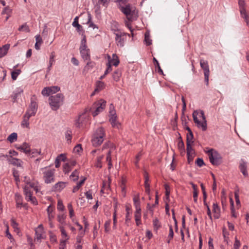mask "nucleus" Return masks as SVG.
Here are the masks:
<instances>
[{"instance_id":"c85d7f7f","label":"nucleus","mask_w":249,"mask_h":249,"mask_svg":"<svg viewBox=\"0 0 249 249\" xmlns=\"http://www.w3.org/2000/svg\"><path fill=\"white\" fill-rule=\"evenodd\" d=\"M192 143H186L187 156H192V155H193L194 154V150L191 146Z\"/></svg>"},{"instance_id":"3c124183","label":"nucleus","mask_w":249,"mask_h":249,"mask_svg":"<svg viewBox=\"0 0 249 249\" xmlns=\"http://www.w3.org/2000/svg\"><path fill=\"white\" fill-rule=\"evenodd\" d=\"M72 25L73 27L76 28L77 31L79 32L80 34L81 33V32L83 31L82 27L78 23V22L72 23Z\"/></svg>"},{"instance_id":"39448f33","label":"nucleus","mask_w":249,"mask_h":249,"mask_svg":"<svg viewBox=\"0 0 249 249\" xmlns=\"http://www.w3.org/2000/svg\"><path fill=\"white\" fill-rule=\"evenodd\" d=\"M106 105V102L102 99L95 102L90 109L92 115L95 117L102 112L105 108Z\"/></svg>"},{"instance_id":"58836bf2","label":"nucleus","mask_w":249,"mask_h":249,"mask_svg":"<svg viewBox=\"0 0 249 249\" xmlns=\"http://www.w3.org/2000/svg\"><path fill=\"white\" fill-rule=\"evenodd\" d=\"M104 158V156H100L97 158V160L95 163V166L96 167L101 168L102 167V160Z\"/></svg>"},{"instance_id":"2f4dec72","label":"nucleus","mask_w":249,"mask_h":249,"mask_svg":"<svg viewBox=\"0 0 249 249\" xmlns=\"http://www.w3.org/2000/svg\"><path fill=\"white\" fill-rule=\"evenodd\" d=\"M86 179V178H84L82 180H81L80 181L77 183V185L75 186H74L73 188V193L77 192L80 189V187L84 184Z\"/></svg>"},{"instance_id":"72a5a7b5","label":"nucleus","mask_w":249,"mask_h":249,"mask_svg":"<svg viewBox=\"0 0 249 249\" xmlns=\"http://www.w3.org/2000/svg\"><path fill=\"white\" fill-rule=\"evenodd\" d=\"M110 0H98V1L97 3L96 6L98 8V9H100V4H102L103 6L105 7H107Z\"/></svg>"},{"instance_id":"6e6d98bb","label":"nucleus","mask_w":249,"mask_h":249,"mask_svg":"<svg viewBox=\"0 0 249 249\" xmlns=\"http://www.w3.org/2000/svg\"><path fill=\"white\" fill-rule=\"evenodd\" d=\"M133 201L135 206L140 205V201L139 195L135 196L133 198Z\"/></svg>"},{"instance_id":"6e6552de","label":"nucleus","mask_w":249,"mask_h":249,"mask_svg":"<svg viewBox=\"0 0 249 249\" xmlns=\"http://www.w3.org/2000/svg\"><path fill=\"white\" fill-rule=\"evenodd\" d=\"M36 100V97L35 95H34L31 98V104L29 106V108L26 112V113L32 116H34L35 115L38 106Z\"/></svg>"},{"instance_id":"052dcab7","label":"nucleus","mask_w":249,"mask_h":249,"mask_svg":"<svg viewBox=\"0 0 249 249\" xmlns=\"http://www.w3.org/2000/svg\"><path fill=\"white\" fill-rule=\"evenodd\" d=\"M144 179H145V181H144L145 187H147V185H148V187H150V184L148 183V182H149V177H148V174L146 172H145V173L144 174Z\"/></svg>"},{"instance_id":"c756f323","label":"nucleus","mask_w":249,"mask_h":249,"mask_svg":"<svg viewBox=\"0 0 249 249\" xmlns=\"http://www.w3.org/2000/svg\"><path fill=\"white\" fill-rule=\"evenodd\" d=\"M57 220L61 224L60 225L63 226L66 224V215L64 213L59 214L57 215Z\"/></svg>"},{"instance_id":"09e8293b","label":"nucleus","mask_w":249,"mask_h":249,"mask_svg":"<svg viewBox=\"0 0 249 249\" xmlns=\"http://www.w3.org/2000/svg\"><path fill=\"white\" fill-rule=\"evenodd\" d=\"M50 89L49 87L44 88L42 90V94L43 96H49L51 94Z\"/></svg>"},{"instance_id":"f03ea898","label":"nucleus","mask_w":249,"mask_h":249,"mask_svg":"<svg viewBox=\"0 0 249 249\" xmlns=\"http://www.w3.org/2000/svg\"><path fill=\"white\" fill-rule=\"evenodd\" d=\"M106 137L105 130L102 127H100L96 129L94 133L91 142L92 145L94 147L100 146L103 142Z\"/></svg>"},{"instance_id":"8fccbe9b","label":"nucleus","mask_w":249,"mask_h":249,"mask_svg":"<svg viewBox=\"0 0 249 249\" xmlns=\"http://www.w3.org/2000/svg\"><path fill=\"white\" fill-rule=\"evenodd\" d=\"M51 94H53L60 90V88L58 86H53L49 87Z\"/></svg>"},{"instance_id":"aec40b11","label":"nucleus","mask_w":249,"mask_h":249,"mask_svg":"<svg viewBox=\"0 0 249 249\" xmlns=\"http://www.w3.org/2000/svg\"><path fill=\"white\" fill-rule=\"evenodd\" d=\"M109 60L108 62H110L111 65H112L115 67L117 66L119 64V60L117 55L116 54H113L112 58L110 59V57L108 56Z\"/></svg>"},{"instance_id":"603ef678","label":"nucleus","mask_w":249,"mask_h":249,"mask_svg":"<svg viewBox=\"0 0 249 249\" xmlns=\"http://www.w3.org/2000/svg\"><path fill=\"white\" fill-rule=\"evenodd\" d=\"M13 174L15 178V179L17 182V184H18V182H19L18 172L16 170H14Z\"/></svg>"},{"instance_id":"473e14b6","label":"nucleus","mask_w":249,"mask_h":249,"mask_svg":"<svg viewBox=\"0 0 249 249\" xmlns=\"http://www.w3.org/2000/svg\"><path fill=\"white\" fill-rule=\"evenodd\" d=\"M37 184V182H30V183H29L28 185H26V186H28V187H29L30 190V188H32L34 189L36 193H37L38 192Z\"/></svg>"},{"instance_id":"69168bd1","label":"nucleus","mask_w":249,"mask_h":249,"mask_svg":"<svg viewBox=\"0 0 249 249\" xmlns=\"http://www.w3.org/2000/svg\"><path fill=\"white\" fill-rule=\"evenodd\" d=\"M73 150L76 153H80V152H81L82 151L81 144H77L76 146L74 147Z\"/></svg>"},{"instance_id":"9d476101","label":"nucleus","mask_w":249,"mask_h":249,"mask_svg":"<svg viewBox=\"0 0 249 249\" xmlns=\"http://www.w3.org/2000/svg\"><path fill=\"white\" fill-rule=\"evenodd\" d=\"M24 193L25 195V198L28 201H31L35 205H37V201L35 197H33L32 195L31 190H29V187L25 186L24 187Z\"/></svg>"},{"instance_id":"f3484780","label":"nucleus","mask_w":249,"mask_h":249,"mask_svg":"<svg viewBox=\"0 0 249 249\" xmlns=\"http://www.w3.org/2000/svg\"><path fill=\"white\" fill-rule=\"evenodd\" d=\"M16 148L20 150H22L25 154L30 153L31 150L28 143L24 142L22 145L16 146Z\"/></svg>"},{"instance_id":"20e7f679","label":"nucleus","mask_w":249,"mask_h":249,"mask_svg":"<svg viewBox=\"0 0 249 249\" xmlns=\"http://www.w3.org/2000/svg\"><path fill=\"white\" fill-rule=\"evenodd\" d=\"M198 115V112L197 111L195 110L194 111L193 113L194 121L196 124L198 128H201L203 131H205L207 129V121L203 111L201 110L200 114L199 115V118H202V121H200L198 119L197 117Z\"/></svg>"},{"instance_id":"393cba45","label":"nucleus","mask_w":249,"mask_h":249,"mask_svg":"<svg viewBox=\"0 0 249 249\" xmlns=\"http://www.w3.org/2000/svg\"><path fill=\"white\" fill-rule=\"evenodd\" d=\"M121 75V71L119 69H117L113 72L112 74V77L115 81H118L120 80Z\"/></svg>"},{"instance_id":"dca6fc26","label":"nucleus","mask_w":249,"mask_h":249,"mask_svg":"<svg viewBox=\"0 0 249 249\" xmlns=\"http://www.w3.org/2000/svg\"><path fill=\"white\" fill-rule=\"evenodd\" d=\"M213 212L214 213L213 216L215 218L218 219L220 216V209L217 203H214L213 205Z\"/></svg>"},{"instance_id":"13d9d810","label":"nucleus","mask_w":249,"mask_h":249,"mask_svg":"<svg viewBox=\"0 0 249 249\" xmlns=\"http://www.w3.org/2000/svg\"><path fill=\"white\" fill-rule=\"evenodd\" d=\"M142 154L141 152H140L135 158V161H134V163L137 167H139V161L140 160L141 157L142 156Z\"/></svg>"},{"instance_id":"5fc2aeb1","label":"nucleus","mask_w":249,"mask_h":249,"mask_svg":"<svg viewBox=\"0 0 249 249\" xmlns=\"http://www.w3.org/2000/svg\"><path fill=\"white\" fill-rule=\"evenodd\" d=\"M22 30H23L24 31H25L27 33H29L30 31L29 27L26 24L21 25L18 28V30L20 31Z\"/></svg>"},{"instance_id":"0e129e2a","label":"nucleus","mask_w":249,"mask_h":249,"mask_svg":"<svg viewBox=\"0 0 249 249\" xmlns=\"http://www.w3.org/2000/svg\"><path fill=\"white\" fill-rule=\"evenodd\" d=\"M111 221L107 220L105 223V231L106 232H107L109 231V227L110 225Z\"/></svg>"},{"instance_id":"79ce46f5","label":"nucleus","mask_w":249,"mask_h":249,"mask_svg":"<svg viewBox=\"0 0 249 249\" xmlns=\"http://www.w3.org/2000/svg\"><path fill=\"white\" fill-rule=\"evenodd\" d=\"M178 147V149L180 150L181 154L185 152L184 144L182 140L179 141Z\"/></svg>"},{"instance_id":"e433bc0d","label":"nucleus","mask_w":249,"mask_h":249,"mask_svg":"<svg viewBox=\"0 0 249 249\" xmlns=\"http://www.w3.org/2000/svg\"><path fill=\"white\" fill-rule=\"evenodd\" d=\"M144 36V41L146 43V44L147 46H149L152 44V40L150 38V34L149 32H146L145 33Z\"/></svg>"},{"instance_id":"7c9ffc66","label":"nucleus","mask_w":249,"mask_h":249,"mask_svg":"<svg viewBox=\"0 0 249 249\" xmlns=\"http://www.w3.org/2000/svg\"><path fill=\"white\" fill-rule=\"evenodd\" d=\"M18 136L16 133H12L7 138V140L10 142L13 143V142L17 140Z\"/></svg>"},{"instance_id":"c9c22d12","label":"nucleus","mask_w":249,"mask_h":249,"mask_svg":"<svg viewBox=\"0 0 249 249\" xmlns=\"http://www.w3.org/2000/svg\"><path fill=\"white\" fill-rule=\"evenodd\" d=\"M70 178H72L74 181L77 180L79 178V172L78 170H75L70 176Z\"/></svg>"},{"instance_id":"bb28decb","label":"nucleus","mask_w":249,"mask_h":249,"mask_svg":"<svg viewBox=\"0 0 249 249\" xmlns=\"http://www.w3.org/2000/svg\"><path fill=\"white\" fill-rule=\"evenodd\" d=\"M82 57L84 60H90L89 50H85V51L80 52Z\"/></svg>"},{"instance_id":"de8ad7c7","label":"nucleus","mask_w":249,"mask_h":249,"mask_svg":"<svg viewBox=\"0 0 249 249\" xmlns=\"http://www.w3.org/2000/svg\"><path fill=\"white\" fill-rule=\"evenodd\" d=\"M54 57H55V53L54 52H53L51 53L50 57V61H49L50 65L48 67L49 69H50V68L52 67L53 62L54 61Z\"/></svg>"},{"instance_id":"9b49d317","label":"nucleus","mask_w":249,"mask_h":249,"mask_svg":"<svg viewBox=\"0 0 249 249\" xmlns=\"http://www.w3.org/2000/svg\"><path fill=\"white\" fill-rule=\"evenodd\" d=\"M247 168V162L244 159H241L239 161V168L245 177H247L248 176Z\"/></svg>"},{"instance_id":"680f3d73","label":"nucleus","mask_w":249,"mask_h":249,"mask_svg":"<svg viewBox=\"0 0 249 249\" xmlns=\"http://www.w3.org/2000/svg\"><path fill=\"white\" fill-rule=\"evenodd\" d=\"M41 152L40 151H38L37 150H34L31 152H30V155L31 156V157H36L37 155H39L40 154Z\"/></svg>"},{"instance_id":"774afa93","label":"nucleus","mask_w":249,"mask_h":249,"mask_svg":"<svg viewBox=\"0 0 249 249\" xmlns=\"http://www.w3.org/2000/svg\"><path fill=\"white\" fill-rule=\"evenodd\" d=\"M196 163L199 167H201L204 164V162L203 161V160L202 159H201V158L197 159L196 160Z\"/></svg>"},{"instance_id":"412c9836","label":"nucleus","mask_w":249,"mask_h":249,"mask_svg":"<svg viewBox=\"0 0 249 249\" xmlns=\"http://www.w3.org/2000/svg\"><path fill=\"white\" fill-rule=\"evenodd\" d=\"M10 45L8 44L0 47V58L2 57L7 54Z\"/></svg>"},{"instance_id":"f257e3e1","label":"nucleus","mask_w":249,"mask_h":249,"mask_svg":"<svg viewBox=\"0 0 249 249\" xmlns=\"http://www.w3.org/2000/svg\"><path fill=\"white\" fill-rule=\"evenodd\" d=\"M120 10L126 16L129 20L136 19L138 17V11L135 7L131 6L129 4L120 7Z\"/></svg>"},{"instance_id":"7ed1b4c3","label":"nucleus","mask_w":249,"mask_h":249,"mask_svg":"<svg viewBox=\"0 0 249 249\" xmlns=\"http://www.w3.org/2000/svg\"><path fill=\"white\" fill-rule=\"evenodd\" d=\"M64 98V96L62 93H58L55 95L51 96L49 100L51 108L53 110H57L63 105Z\"/></svg>"},{"instance_id":"f704fd0d","label":"nucleus","mask_w":249,"mask_h":249,"mask_svg":"<svg viewBox=\"0 0 249 249\" xmlns=\"http://www.w3.org/2000/svg\"><path fill=\"white\" fill-rule=\"evenodd\" d=\"M107 148H109V150L111 149V151H112V150L114 149L113 143L110 142H106L103 146L102 150H104Z\"/></svg>"},{"instance_id":"e2e57ef3","label":"nucleus","mask_w":249,"mask_h":249,"mask_svg":"<svg viewBox=\"0 0 249 249\" xmlns=\"http://www.w3.org/2000/svg\"><path fill=\"white\" fill-rule=\"evenodd\" d=\"M164 187L165 189V195L167 199H168L169 198L170 195V187L168 184H165Z\"/></svg>"},{"instance_id":"c03bdc74","label":"nucleus","mask_w":249,"mask_h":249,"mask_svg":"<svg viewBox=\"0 0 249 249\" xmlns=\"http://www.w3.org/2000/svg\"><path fill=\"white\" fill-rule=\"evenodd\" d=\"M125 210L126 211V216H125V222L128 223L130 220V213H129V211L130 210V208L128 206L126 205L125 206Z\"/></svg>"},{"instance_id":"ea45409f","label":"nucleus","mask_w":249,"mask_h":249,"mask_svg":"<svg viewBox=\"0 0 249 249\" xmlns=\"http://www.w3.org/2000/svg\"><path fill=\"white\" fill-rule=\"evenodd\" d=\"M59 228L60 230L62 235L63 236V237L64 238H65V239L64 240H66V241L67 240H68L69 239V237L68 236V235H67V234L66 233V231L64 229V228L63 226L59 225Z\"/></svg>"},{"instance_id":"4c0bfd02","label":"nucleus","mask_w":249,"mask_h":249,"mask_svg":"<svg viewBox=\"0 0 249 249\" xmlns=\"http://www.w3.org/2000/svg\"><path fill=\"white\" fill-rule=\"evenodd\" d=\"M194 135L192 131L188 133L186 137V143H194Z\"/></svg>"},{"instance_id":"0eeeda50","label":"nucleus","mask_w":249,"mask_h":249,"mask_svg":"<svg viewBox=\"0 0 249 249\" xmlns=\"http://www.w3.org/2000/svg\"><path fill=\"white\" fill-rule=\"evenodd\" d=\"M111 30L114 31V34L115 35V40L117 45L120 47H123L124 45V36L127 35L126 33L122 32L119 30H116L111 27Z\"/></svg>"},{"instance_id":"2eb2a0df","label":"nucleus","mask_w":249,"mask_h":249,"mask_svg":"<svg viewBox=\"0 0 249 249\" xmlns=\"http://www.w3.org/2000/svg\"><path fill=\"white\" fill-rule=\"evenodd\" d=\"M32 116L25 113L23 117V120L21 122V125L23 128H29V119Z\"/></svg>"},{"instance_id":"b1692460","label":"nucleus","mask_w":249,"mask_h":249,"mask_svg":"<svg viewBox=\"0 0 249 249\" xmlns=\"http://www.w3.org/2000/svg\"><path fill=\"white\" fill-rule=\"evenodd\" d=\"M66 182L60 181L58 182L54 186V190L56 191H61L66 186Z\"/></svg>"},{"instance_id":"1a4fd4ad","label":"nucleus","mask_w":249,"mask_h":249,"mask_svg":"<svg viewBox=\"0 0 249 249\" xmlns=\"http://www.w3.org/2000/svg\"><path fill=\"white\" fill-rule=\"evenodd\" d=\"M43 178L46 183H50L54 181V170L49 169L43 173Z\"/></svg>"},{"instance_id":"bf43d9fd","label":"nucleus","mask_w":249,"mask_h":249,"mask_svg":"<svg viewBox=\"0 0 249 249\" xmlns=\"http://www.w3.org/2000/svg\"><path fill=\"white\" fill-rule=\"evenodd\" d=\"M57 208L59 211H63L64 209V207L63 204V202L62 200H59L57 202Z\"/></svg>"},{"instance_id":"49530a36","label":"nucleus","mask_w":249,"mask_h":249,"mask_svg":"<svg viewBox=\"0 0 249 249\" xmlns=\"http://www.w3.org/2000/svg\"><path fill=\"white\" fill-rule=\"evenodd\" d=\"M63 172L65 173H68L71 170V167L69 163H66L63 165Z\"/></svg>"},{"instance_id":"338daca9","label":"nucleus","mask_w":249,"mask_h":249,"mask_svg":"<svg viewBox=\"0 0 249 249\" xmlns=\"http://www.w3.org/2000/svg\"><path fill=\"white\" fill-rule=\"evenodd\" d=\"M65 137L67 141H70L71 139V131L70 130H68L65 134Z\"/></svg>"},{"instance_id":"f8f14e48","label":"nucleus","mask_w":249,"mask_h":249,"mask_svg":"<svg viewBox=\"0 0 249 249\" xmlns=\"http://www.w3.org/2000/svg\"><path fill=\"white\" fill-rule=\"evenodd\" d=\"M110 114L109 122L113 127L119 128L120 124L117 122V116L116 115L115 110L114 109L111 110L109 112Z\"/></svg>"},{"instance_id":"a211bd4d","label":"nucleus","mask_w":249,"mask_h":249,"mask_svg":"<svg viewBox=\"0 0 249 249\" xmlns=\"http://www.w3.org/2000/svg\"><path fill=\"white\" fill-rule=\"evenodd\" d=\"M105 88V84L104 82L101 81H98L96 83V88L94 89L91 96H93L96 92L100 91V90L104 89Z\"/></svg>"},{"instance_id":"6ab92c4d","label":"nucleus","mask_w":249,"mask_h":249,"mask_svg":"<svg viewBox=\"0 0 249 249\" xmlns=\"http://www.w3.org/2000/svg\"><path fill=\"white\" fill-rule=\"evenodd\" d=\"M200 66L204 71V73H210L209 67L208 62L204 60H201L200 61Z\"/></svg>"},{"instance_id":"a878e982","label":"nucleus","mask_w":249,"mask_h":249,"mask_svg":"<svg viewBox=\"0 0 249 249\" xmlns=\"http://www.w3.org/2000/svg\"><path fill=\"white\" fill-rule=\"evenodd\" d=\"M36 42L35 45V48L38 50L40 49V46L42 43V40L40 35L36 36Z\"/></svg>"},{"instance_id":"5701e85b","label":"nucleus","mask_w":249,"mask_h":249,"mask_svg":"<svg viewBox=\"0 0 249 249\" xmlns=\"http://www.w3.org/2000/svg\"><path fill=\"white\" fill-rule=\"evenodd\" d=\"M9 162L18 167H20L21 166L22 161L18 159L12 158L11 159L8 160Z\"/></svg>"},{"instance_id":"423d86ee","label":"nucleus","mask_w":249,"mask_h":249,"mask_svg":"<svg viewBox=\"0 0 249 249\" xmlns=\"http://www.w3.org/2000/svg\"><path fill=\"white\" fill-rule=\"evenodd\" d=\"M211 163L213 165H218L222 162V158L220 154L216 151L211 149L207 152Z\"/></svg>"},{"instance_id":"cd10ccee","label":"nucleus","mask_w":249,"mask_h":249,"mask_svg":"<svg viewBox=\"0 0 249 249\" xmlns=\"http://www.w3.org/2000/svg\"><path fill=\"white\" fill-rule=\"evenodd\" d=\"M238 4L240 8V14H243L246 11V3L245 0H239Z\"/></svg>"},{"instance_id":"4be33fe9","label":"nucleus","mask_w":249,"mask_h":249,"mask_svg":"<svg viewBox=\"0 0 249 249\" xmlns=\"http://www.w3.org/2000/svg\"><path fill=\"white\" fill-rule=\"evenodd\" d=\"M62 161H65L66 159V155L65 154H60L59 155H58L55 160V166L56 168H58L60 167V158H62Z\"/></svg>"},{"instance_id":"ddd939ff","label":"nucleus","mask_w":249,"mask_h":249,"mask_svg":"<svg viewBox=\"0 0 249 249\" xmlns=\"http://www.w3.org/2000/svg\"><path fill=\"white\" fill-rule=\"evenodd\" d=\"M35 231L36 237L35 238V241L40 242L41 239L42 238V234L44 232L42 225H39L36 229Z\"/></svg>"},{"instance_id":"a19ab883","label":"nucleus","mask_w":249,"mask_h":249,"mask_svg":"<svg viewBox=\"0 0 249 249\" xmlns=\"http://www.w3.org/2000/svg\"><path fill=\"white\" fill-rule=\"evenodd\" d=\"M11 226L14 229L15 231L18 233L19 231V229L18 228V224L16 222V220L12 218L11 220Z\"/></svg>"},{"instance_id":"864d4df0","label":"nucleus","mask_w":249,"mask_h":249,"mask_svg":"<svg viewBox=\"0 0 249 249\" xmlns=\"http://www.w3.org/2000/svg\"><path fill=\"white\" fill-rule=\"evenodd\" d=\"M153 61L154 62V64L155 65V67H157L158 68V72L163 74V71L160 66V64L158 62V61L157 60V59L155 58H153Z\"/></svg>"},{"instance_id":"37998d69","label":"nucleus","mask_w":249,"mask_h":249,"mask_svg":"<svg viewBox=\"0 0 249 249\" xmlns=\"http://www.w3.org/2000/svg\"><path fill=\"white\" fill-rule=\"evenodd\" d=\"M153 222L154 230L157 231L161 227V224L157 218H155Z\"/></svg>"},{"instance_id":"4468645a","label":"nucleus","mask_w":249,"mask_h":249,"mask_svg":"<svg viewBox=\"0 0 249 249\" xmlns=\"http://www.w3.org/2000/svg\"><path fill=\"white\" fill-rule=\"evenodd\" d=\"M95 66V63L94 62L89 60L83 69V73L86 75L90 70L92 69Z\"/></svg>"},{"instance_id":"a18cd8bd","label":"nucleus","mask_w":249,"mask_h":249,"mask_svg":"<svg viewBox=\"0 0 249 249\" xmlns=\"http://www.w3.org/2000/svg\"><path fill=\"white\" fill-rule=\"evenodd\" d=\"M76 126L78 128H81L83 127V118L82 116H80L78 120H77V122L76 123Z\"/></svg>"},{"instance_id":"4d7b16f0","label":"nucleus","mask_w":249,"mask_h":249,"mask_svg":"<svg viewBox=\"0 0 249 249\" xmlns=\"http://www.w3.org/2000/svg\"><path fill=\"white\" fill-rule=\"evenodd\" d=\"M242 17L244 18L245 20L247 23V25H249V17L247 14L246 11H244V13L241 14Z\"/></svg>"}]
</instances>
